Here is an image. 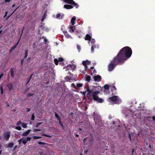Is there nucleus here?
Instances as JSON below:
<instances>
[{
	"instance_id": "24",
	"label": "nucleus",
	"mask_w": 155,
	"mask_h": 155,
	"mask_svg": "<svg viewBox=\"0 0 155 155\" xmlns=\"http://www.w3.org/2000/svg\"><path fill=\"white\" fill-rule=\"evenodd\" d=\"M55 117L57 118L58 120H59V121H60V122L61 118L59 116L58 114L56 112H55Z\"/></svg>"
},
{
	"instance_id": "15",
	"label": "nucleus",
	"mask_w": 155,
	"mask_h": 155,
	"mask_svg": "<svg viewBox=\"0 0 155 155\" xmlns=\"http://www.w3.org/2000/svg\"><path fill=\"white\" fill-rule=\"evenodd\" d=\"M64 1L66 3L72 5L74 1L73 0H64Z\"/></svg>"
},
{
	"instance_id": "6",
	"label": "nucleus",
	"mask_w": 155,
	"mask_h": 155,
	"mask_svg": "<svg viewBox=\"0 0 155 155\" xmlns=\"http://www.w3.org/2000/svg\"><path fill=\"white\" fill-rule=\"evenodd\" d=\"M11 132L10 131L5 132L3 134L5 140H8L10 136Z\"/></svg>"
},
{
	"instance_id": "21",
	"label": "nucleus",
	"mask_w": 155,
	"mask_h": 155,
	"mask_svg": "<svg viewBox=\"0 0 155 155\" xmlns=\"http://www.w3.org/2000/svg\"><path fill=\"white\" fill-rule=\"evenodd\" d=\"M10 74L12 78H14V71H13V68H12L10 69Z\"/></svg>"
},
{
	"instance_id": "35",
	"label": "nucleus",
	"mask_w": 155,
	"mask_h": 155,
	"mask_svg": "<svg viewBox=\"0 0 155 155\" xmlns=\"http://www.w3.org/2000/svg\"><path fill=\"white\" fill-rule=\"evenodd\" d=\"M21 126L24 128H26L27 127L26 124L23 123H22Z\"/></svg>"
},
{
	"instance_id": "18",
	"label": "nucleus",
	"mask_w": 155,
	"mask_h": 155,
	"mask_svg": "<svg viewBox=\"0 0 155 155\" xmlns=\"http://www.w3.org/2000/svg\"><path fill=\"white\" fill-rule=\"evenodd\" d=\"M7 87L10 91L12 90L13 87V85L11 83L8 84L7 85Z\"/></svg>"
},
{
	"instance_id": "61",
	"label": "nucleus",
	"mask_w": 155,
	"mask_h": 155,
	"mask_svg": "<svg viewBox=\"0 0 155 155\" xmlns=\"http://www.w3.org/2000/svg\"><path fill=\"white\" fill-rule=\"evenodd\" d=\"M75 136L76 137H78V136H79V135L78 134H75Z\"/></svg>"
},
{
	"instance_id": "31",
	"label": "nucleus",
	"mask_w": 155,
	"mask_h": 155,
	"mask_svg": "<svg viewBox=\"0 0 155 155\" xmlns=\"http://www.w3.org/2000/svg\"><path fill=\"white\" fill-rule=\"evenodd\" d=\"M58 60L56 58H55L54 59V62L56 65H58Z\"/></svg>"
},
{
	"instance_id": "26",
	"label": "nucleus",
	"mask_w": 155,
	"mask_h": 155,
	"mask_svg": "<svg viewBox=\"0 0 155 155\" xmlns=\"http://www.w3.org/2000/svg\"><path fill=\"white\" fill-rule=\"evenodd\" d=\"M72 5H73L76 8H78L79 7V5L78 4L76 3L74 1V2L73 3Z\"/></svg>"
},
{
	"instance_id": "1",
	"label": "nucleus",
	"mask_w": 155,
	"mask_h": 155,
	"mask_svg": "<svg viewBox=\"0 0 155 155\" xmlns=\"http://www.w3.org/2000/svg\"><path fill=\"white\" fill-rule=\"evenodd\" d=\"M132 54V51L129 47L125 46L122 48L117 56L114 57V61L116 64L124 63L125 61L130 58Z\"/></svg>"
},
{
	"instance_id": "63",
	"label": "nucleus",
	"mask_w": 155,
	"mask_h": 155,
	"mask_svg": "<svg viewBox=\"0 0 155 155\" xmlns=\"http://www.w3.org/2000/svg\"><path fill=\"white\" fill-rule=\"evenodd\" d=\"M10 0H5V1L6 2H9Z\"/></svg>"
},
{
	"instance_id": "22",
	"label": "nucleus",
	"mask_w": 155,
	"mask_h": 155,
	"mask_svg": "<svg viewBox=\"0 0 155 155\" xmlns=\"http://www.w3.org/2000/svg\"><path fill=\"white\" fill-rule=\"evenodd\" d=\"M28 50L27 49H26L25 50V56L24 58V59H26L28 55Z\"/></svg>"
},
{
	"instance_id": "53",
	"label": "nucleus",
	"mask_w": 155,
	"mask_h": 155,
	"mask_svg": "<svg viewBox=\"0 0 155 155\" xmlns=\"http://www.w3.org/2000/svg\"><path fill=\"white\" fill-rule=\"evenodd\" d=\"M59 121V124H60L61 125V126L62 127H63V124L61 123V121L60 120V121Z\"/></svg>"
},
{
	"instance_id": "57",
	"label": "nucleus",
	"mask_w": 155,
	"mask_h": 155,
	"mask_svg": "<svg viewBox=\"0 0 155 155\" xmlns=\"http://www.w3.org/2000/svg\"><path fill=\"white\" fill-rule=\"evenodd\" d=\"M129 138L130 139V141H131V136H130V134H129Z\"/></svg>"
},
{
	"instance_id": "60",
	"label": "nucleus",
	"mask_w": 155,
	"mask_h": 155,
	"mask_svg": "<svg viewBox=\"0 0 155 155\" xmlns=\"http://www.w3.org/2000/svg\"><path fill=\"white\" fill-rule=\"evenodd\" d=\"M47 40L45 38L44 39V41L45 42H46L47 41Z\"/></svg>"
},
{
	"instance_id": "4",
	"label": "nucleus",
	"mask_w": 155,
	"mask_h": 155,
	"mask_svg": "<svg viewBox=\"0 0 155 155\" xmlns=\"http://www.w3.org/2000/svg\"><path fill=\"white\" fill-rule=\"evenodd\" d=\"M117 96H114L113 97H109L108 99V101H109L110 100L113 102H116L117 104H120L121 103V101L117 100Z\"/></svg>"
},
{
	"instance_id": "16",
	"label": "nucleus",
	"mask_w": 155,
	"mask_h": 155,
	"mask_svg": "<svg viewBox=\"0 0 155 155\" xmlns=\"http://www.w3.org/2000/svg\"><path fill=\"white\" fill-rule=\"evenodd\" d=\"M91 39V37L90 35L87 34L86 35L85 37V40L89 41Z\"/></svg>"
},
{
	"instance_id": "30",
	"label": "nucleus",
	"mask_w": 155,
	"mask_h": 155,
	"mask_svg": "<svg viewBox=\"0 0 155 155\" xmlns=\"http://www.w3.org/2000/svg\"><path fill=\"white\" fill-rule=\"evenodd\" d=\"M38 143L39 145H47V143H43L41 141H39L38 142Z\"/></svg>"
},
{
	"instance_id": "9",
	"label": "nucleus",
	"mask_w": 155,
	"mask_h": 155,
	"mask_svg": "<svg viewBox=\"0 0 155 155\" xmlns=\"http://www.w3.org/2000/svg\"><path fill=\"white\" fill-rule=\"evenodd\" d=\"M47 153H48L47 150H43L38 152L39 155H49Z\"/></svg>"
},
{
	"instance_id": "33",
	"label": "nucleus",
	"mask_w": 155,
	"mask_h": 155,
	"mask_svg": "<svg viewBox=\"0 0 155 155\" xmlns=\"http://www.w3.org/2000/svg\"><path fill=\"white\" fill-rule=\"evenodd\" d=\"M83 84H82L78 83L77 84L76 86L78 87H80L82 86Z\"/></svg>"
},
{
	"instance_id": "25",
	"label": "nucleus",
	"mask_w": 155,
	"mask_h": 155,
	"mask_svg": "<svg viewBox=\"0 0 155 155\" xmlns=\"http://www.w3.org/2000/svg\"><path fill=\"white\" fill-rule=\"evenodd\" d=\"M91 79V76L89 75H87L86 76V80L87 82H89Z\"/></svg>"
},
{
	"instance_id": "59",
	"label": "nucleus",
	"mask_w": 155,
	"mask_h": 155,
	"mask_svg": "<svg viewBox=\"0 0 155 155\" xmlns=\"http://www.w3.org/2000/svg\"><path fill=\"white\" fill-rule=\"evenodd\" d=\"M152 119L153 121H155V116H153L152 117Z\"/></svg>"
},
{
	"instance_id": "29",
	"label": "nucleus",
	"mask_w": 155,
	"mask_h": 155,
	"mask_svg": "<svg viewBox=\"0 0 155 155\" xmlns=\"http://www.w3.org/2000/svg\"><path fill=\"white\" fill-rule=\"evenodd\" d=\"M42 137L41 136H34L33 137V138L34 140H36L37 139H39L42 138Z\"/></svg>"
},
{
	"instance_id": "5",
	"label": "nucleus",
	"mask_w": 155,
	"mask_h": 155,
	"mask_svg": "<svg viewBox=\"0 0 155 155\" xmlns=\"http://www.w3.org/2000/svg\"><path fill=\"white\" fill-rule=\"evenodd\" d=\"M94 101H97L99 103H102L103 102L104 100L102 98H99L97 95H93V98Z\"/></svg>"
},
{
	"instance_id": "64",
	"label": "nucleus",
	"mask_w": 155,
	"mask_h": 155,
	"mask_svg": "<svg viewBox=\"0 0 155 155\" xmlns=\"http://www.w3.org/2000/svg\"><path fill=\"white\" fill-rule=\"evenodd\" d=\"M11 16V15H9V16H7L6 18V20H7L8 19L9 17H10V16Z\"/></svg>"
},
{
	"instance_id": "34",
	"label": "nucleus",
	"mask_w": 155,
	"mask_h": 155,
	"mask_svg": "<svg viewBox=\"0 0 155 155\" xmlns=\"http://www.w3.org/2000/svg\"><path fill=\"white\" fill-rule=\"evenodd\" d=\"M41 135L44 136L46 137H50V138L51 137V136L49 135H48L46 134H41Z\"/></svg>"
},
{
	"instance_id": "27",
	"label": "nucleus",
	"mask_w": 155,
	"mask_h": 155,
	"mask_svg": "<svg viewBox=\"0 0 155 155\" xmlns=\"http://www.w3.org/2000/svg\"><path fill=\"white\" fill-rule=\"evenodd\" d=\"M74 26H71L69 28V31L71 32H73L74 31Z\"/></svg>"
},
{
	"instance_id": "40",
	"label": "nucleus",
	"mask_w": 155,
	"mask_h": 155,
	"mask_svg": "<svg viewBox=\"0 0 155 155\" xmlns=\"http://www.w3.org/2000/svg\"><path fill=\"white\" fill-rule=\"evenodd\" d=\"M95 41L94 39H92L91 40V43L92 44H94L95 43Z\"/></svg>"
},
{
	"instance_id": "36",
	"label": "nucleus",
	"mask_w": 155,
	"mask_h": 155,
	"mask_svg": "<svg viewBox=\"0 0 155 155\" xmlns=\"http://www.w3.org/2000/svg\"><path fill=\"white\" fill-rule=\"evenodd\" d=\"M15 129H17L18 130H21V127L20 126H18L17 127H16L15 128Z\"/></svg>"
},
{
	"instance_id": "37",
	"label": "nucleus",
	"mask_w": 155,
	"mask_h": 155,
	"mask_svg": "<svg viewBox=\"0 0 155 155\" xmlns=\"http://www.w3.org/2000/svg\"><path fill=\"white\" fill-rule=\"evenodd\" d=\"M31 139V137H27L26 138H25V140L27 142L30 141Z\"/></svg>"
},
{
	"instance_id": "50",
	"label": "nucleus",
	"mask_w": 155,
	"mask_h": 155,
	"mask_svg": "<svg viewBox=\"0 0 155 155\" xmlns=\"http://www.w3.org/2000/svg\"><path fill=\"white\" fill-rule=\"evenodd\" d=\"M24 59L23 58V59H21V64L22 66V65L23 62H24Z\"/></svg>"
},
{
	"instance_id": "7",
	"label": "nucleus",
	"mask_w": 155,
	"mask_h": 155,
	"mask_svg": "<svg viewBox=\"0 0 155 155\" xmlns=\"http://www.w3.org/2000/svg\"><path fill=\"white\" fill-rule=\"evenodd\" d=\"M23 31V29H22V31L21 35L20 36V37L19 38V39L18 42H17V43L15 45V46H14L12 47L11 48V49H10V51H9L10 53H11L12 51L13 50H14L16 47L17 45H18V44L19 43V41H20V38H21V35Z\"/></svg>"
},
{
	"instance_id": "51",
	"label": "nucleus",
	"mask_w": 155,
	"mask_h": 155,
	"mask_svg": "<svg viewBox=\"0 0 155 155\" xmlns=\"http://www.w3.org/2000/svg\"><path fill=\"white\" fill-rule=\"evenodd\" d=\"M31 108H27L26 109V111L27 112H29L30 111H31Z\"/></svg>"
},
{
	"instance_id": "41",
	"label": "nucleus",
	"mask_w": 155,
	"mask_h": 155,
	"mask_svg": "<svg viewBox=\"0 0 155 155\" xmlns=\"http://www.w3.org/2000/svg\"><path fill=\"white\" fill-rule=\"evenodd\" d=\"M43 124V122H39L36 125L35 127H38L39 125L41 124Z\"/></svg>"
},
{
	"instance_id": "12",
	"label": "nucleus",
	"mask_w": 155,
	"mask_h": 155,
	"mask_svg": "<svg viewBox=\"0 0 155 155\" xmlns=\"http://www.w3.org/2000/svg\"><path fill=\"white\" fill-rule=\"evenodd\" d=\"M64 6V8L67 9H71L73 8V6L69 5H65Z\"/></svg>"
},
{
	"instance_id": "28",
	"label": "nucleus",
	"mask_w": 155,
	"mask_h": 155,
	"mask_svg": "<svg viewBox=\"0 0 155 155\" xmlns=\"http://www.w3.org/2000/svg\"><path fill=\"white\" fill-rule=\"evenodd\" d=\"M14 145V143L13 142H11L8 143V147H12Z\"/></svg>"
},
{
	"instance_id": "46",
	"label": "nucleus",
	"mask_w": 155,
	"mask_h": 155,
	"mask_svg": "<svg viewBox=\"0 0 155 155\" xmlns=\"http://www.w3.org/2000/svg\"><path fill=\"white\" fill-rule=\"evenodd\" d=\"M24 139V137H23L22 138L20 139L19 140H18V141L19 142V144H21V141L22 140Z\"/></svg>"
},
{
	"instance_id": "8",
	"label": "nucleus",
	"mask_w": 155,
	"mask_h": 155,
	"mask_svg": "<svg viewBox=\"0 0 155 155\" xmlns=\"http://www.w3.org/2000/svg\"><path fill=\"white\" fill-rule=\"evenodd\" d=\"M110 90L112 93V95L116 94V88L115 86L112 85L110 86Z\"/></svg>"
},
{
	"instance_id": "17",
	"label": "nucleus",
	"mask_w": 155,
	"mask_h": 155,
	"mask_svg": "<svg viewBox=\"0 0 155 155\" xmlns=\"http://www.w3.org/2000/svg\"><path fill=\"white\" fill-rule=\"evenodd\" d=\"M63 32L65 36L67 38H70L71 37V35L68 34V32L66 31H64Z\"/></svg>"
},
{
	"instance_id": "10",
	"label": "nucleus",
	"mask_w": 155,
	"mask_h": 155,
	"mask_svg": "<svg viewBox=\"0 0 155 155\" xmlns=\"http://www.w3.org/2000/svg\"><path fill=\"white\" fill-rule=\"evenodd\" d=\"M94 79L95 81L97 82L100 81L101 80V77L99 75H97L94 76Z\"/></svg>"
},
{
	"instance_id": "43",
	"label": "nucleus",
	"mask_w": 155,
	"mask_h": 155,
	"mask_svg": "<svg viewBox=\"0 0 155 155\" xmlns=\"http://www.w3.org/2000/svg\"><path fill=\"white\" fill-rule=\"evenodd\" d=\"M61 16V15L60 13H58L56 15V18H59Z\"/></svg>"
},
{
	"instance_id": "14",
	"label": "nucleus",
	"mask_w": 155,
	"mask_h": 155,
	"mask_svg": "<svg viewBox=\"0 0 155 155\" xmlns=\"http://www.w3.org/2000/svg\"><path fill=\"white\" fill-rule=\"evenodd\" d=\"M31 131V130H30V129L27 130V131H26L25 132L23 133L22 134V136H27L29 134L30 132Z\"/></svg>"
},
{
	"instance_id": "49",
	"label": "nucleus",
	"mask_w": 155,
	"mask_h": 155,
	"mask_svg": "<svg viewBox=\"0 0 155 155\" xmlns=\"http://www.w3.org/2000/svg\"><path fill=\"white\" fill-rule=\"evenodd\" d=\"M22 123L21 122V121L20 120H19V121H18L17 123V125H20V124H21Z\"/></svg>"
},
{
	"instance_id": "23",
	"label": "nucleus",
	"mask_w": 155,
	"mask_h": 155,
	"mask_svg": "<svg viewBox=\"0 0 155 155\" xmlns=\"http://www.w3.org/2000/svg\"><path fill=\"white\" fill-rule=\"evenodd\" d=\"M104 88L105 90L109 91V86L108 84H105L104 86Z\"/></svg>"
},
{
	"instance_id": "19",
	"label": "nucleus",
	"mask_w": 155,
	"mask_h": 155,
	"mask_svg": "<svg viewBox=\"0 0 155 155\" xmlns=\"http://www.w3.org/2000/svg\"><path fill=\"white\" fill-rule=\"evenodd\" d=\"M68 67H70L71 69V70H72L73 71L76 68V66L74 65L69 64Z\"/></svg>"
},
{
	"instance_id": "56",
	"label": "nucleus",
	"mask_w": 155,
	"mask_h": 155,
	"mask_svg": "<svg viewBox=\"0 0 155 155\" xmlns=\"http://www.w3.org/2000/svg\"><path fill=\"white\" fill-rule=\"evenodd\" d=\"M3 89L2 87L1 88V94H3Z\"/></svg>"
},
{
	"instance_id": "58",
	"label": "nucleus",
	"mask_w": 155,
	"mask_h": 155,
	"mask_svg": "<svg viewBox=\"0 0 155 155\" xmlns=\"http://www.w3.org/2000/svg\"><path fill=\"white\" fill-rule=\"evenodd\" d=\"M31 59V58L29 57V58H28L27 59V61H28V62H29L30 60Z\"/></svg>"
},
{
	"instance_id": "20",
	"label": "nucleus",
	"mask_w": 155,
	"mask_h": 155,
	"mask_svg": "<svg viewBox=\"0 0 155 155\" xmlns=\"http://www.w3.org/2000/svg\"><path fill=\"white\" fill-rule=\"evenodd\" d=\"M76 20V17L74 16L71 20V23L72 25H73L74 24V22Z\"/></svg>"
},
{
	"instance_id": "39",
	"label": "nucleus",
	"mask_w": 155,
	"mask_h": 155,
	"mask_svg": "<svg viewBox=\"0 0 155 155\" xmlns=\"http://www.w3.org/2000/svg\"><path fill=\"white\" fill-rule=\"evenodd\" d=\"M35 119V116L34 114H33L31 115V120H34Z\"/></svg>"
},
{
	"instance_id": "13",
	"label": "nucleus",
	"mask_w": 155,
	"mask_h": 155,
	"mask_svg": "<svg viewBox=\"0 0 155 155\" xmlns=\"http://www.w3.org/2000/svg\"><path fill=\"white\" fill-rule=\"evenodd\" d=\"M33 75V74H31L30 77L27 79L26 80V82L25 84V86H27V85L28 84L29 82L31 80L32 78Z\"/></svg>"
},
{
	"instance_id": "3",
	"label": "nucleus",
	"mask_w": 155,
	"mask_h": 155,
	"mask_svg": "<svg viewBox=\"0 0 155 155\" xmlns=\"http://www.w3.org/2000/svg\"><path fill=\"white\" fill-rule=\"evenodd\" d=\"M114 58L111 63L108 65V70L109 71H111L115 68V67L118 64H122V63H117L116 64L114 61Z\"/></svg>"
},
{
	"instance_id": "42",
	"label": "nucleus",
	"mask_w": 155,
	"mask_h": 155,
	"mask_svg": "<svg viewBox=\"0 0 155 155\" xmlns=\"http://www.w3.org/2000/svg\"><path fill=\"white\" fill-rule=\"evenodd\" d=\"M41 130L38 129H34L33 130V131L34 132H36L38 131H40Z\"/></svg>"
},
{
	"instance_id": "54",
	"label": "nucleus",
	"mask_w": 155,
	"mask_h": 155,
	"mask_svg": "<svg viewBox=\"0 0 155 155\" xmlns=\"http://www.w3.org/2000/svg\"><path fill=\"white\" fill-rule=\"evenodd\" d=\"M29 89H30L29 87H27V88L25 90V91L26 92H27L29 90Z\"/></svg>"
},
{
	"instance_id": "38",
	"label": "nucleus",
	"mask_w": 155,
	"mask_h": 155,
	"mask_svg": "<svg viewBox=\"0 0 155 155\" xmlns=\"http://www.w3.org/2000/svg\"><path fill=\"white\" fill-rule=\"evenodd\" d=\"M77 48L78 51V52H79L81 50V47L79 45H77Z\"/></svg>"
},
{
	"instance_id": "44",
	"label": "nucleus",
	"mask_w": 155,
	"mask_h": 155,
	"mask_svg": "<svg viewBox=\"0 0 155 155\" xmlns=\"http://www.w3.org/2000/svg\"><path fill=\"white\" fill-rule=\"evenodd\" d=\"M96 47L95 46L93 45L92 46L91 48V51L92 52H93L94 51V48H95Z\"/></svg>"
},
{
	"instance_id": "52",
	"label": "nucleus",
	"mask_w": 155,
	"mask_h": 155,
	"mask_svg": "<svg viewBox=\"0 0 155 155\" xmlns=\"http://www.w3.org/2000/svg\"><path fill=\"white\" fill-rule=\"evenodd\" d=\"M4 75V74L3 73H2L0 75V80H1V78H2V77Z\"/></svg>"
},
{
	"instance_id": "11",
	"label": "nucleus",
	"mask_w": 155,
	"mask_h": 155,
	"mask_svg": "<svg viewBox=\"0 0 155 155\" xmlns=\"http://www.w3.org/2000/svg\"><path fill=\"white\" fill-rule=\"evenodd\" d=\"M91 61L88 60L83 61L82 64L84 66H86L87 65H89L91 64Z\"/></svg>"
},
{
	"instance_id": "32",
	"label": "nucleus",
	"mask_w": 155,
	"mask_h": 155,
	"mask_svg": "<svg viewBox=\"0 0 155 155\" xmlns=\"http://www.w3.org/2000/svg\"><path fill=\"white\" fill-rule=\"evenodd\" d=\"M22 141V143L24 145L26 144L27 143V141H26V140H25V137H24V139H23Z\"/></svg>"
},
{
	"instance_id": "48",
	"label": "nucleus",
	"mask_w": 155,
	"mask_h": 155,
	"mask_svg": "<svg viewBox=\"0 0 155 155\" xmlns=\"http://www.w3.org/2000/svg\"><path fill=\"white\" fill-rule=\"evenodd\" d=\"M34 94H31V93H29L28 94L27 96L28 97H31L32 96H33Z\"/></svg>"
},
{
	"instance_id": "2",
	"label": "nucleus",
	"mask_w": 155,
	"mask_h": 155,
	"mask_svg": "<svg viewBox=\"0 0 155 155\" xmlns=\"http://www.w3.org/2000/svg\"><path fill=\"white\" fill-rule=\"evenodd\" d=\"M97 87L94 86H92L90 87H87L86 91L88 92L87 95L90 94H92V97H93V95L94 94L96 95L99 94L100 92L99 91H96Z\"/></svg>"
},
{
	"instance_id": "55",
	"label": "nucleus",
	"mask_w": 155,
	"mask_h": 155,
	"mask_svg": "<svg viewBox=\"0 0 155 155\" xmlns=\"http://www.w3.org/2000/svg\"><path fill=\"white\" fill-rule=\"evenodd\" d=\"M84 66V69H85V71H86L88 67L87 66V65H86V66Z\"/></svg>"
},
{
	"instance_id": "47",
	"label": "nucleus",
	"mask_w": 155,
	"mask_h": 155,
	"mask_svg": "<svg viewBox=\"0 0 155 155\" xmlns=\"http://www.w3.org/2000/svg\"><path fill=\"white\" fill-rule=\"evenodd\" d=\"M71 86L75 89H77V86H75L74 83H72L71 85Z\"/></svg>"
},
{
	"instance_id": "62",
	"label": "nucleus",
	"mask_w": 155,
	"mask_h": 155,
	"mask_svg": "<svg viewBox=\"0 0 155 155\" xmlns=\"http://www.w3.org/2000/svg\"><path fill=\"white\" fill-rule=\"evenodd\" d=\"M7 107H9V105L8 103H6Z\"/></svg>"
},
{
	"instance_id": "45",
	"label": "nucleus",
	"mask_w": 155,
	"mask_h": 155,
	"mask_svg": "<svg viewBox=\"0 0 155 155\" xmlns=\"http://www.w3.org/2000/svg\"><path fill=\"white\" fill-rule=\"evenodd\" d=\"M58 60L59 62H62L64 60V59L62 58H58Z\"/></svg>"
}]
</instances>
